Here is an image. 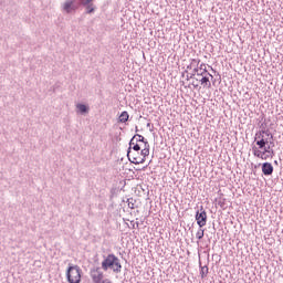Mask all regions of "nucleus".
<instances>
[{"mask_svg":"<svg viewBox=\"0 0 283 283\" xmlns=\"http://www.w3.org/2000/svg\"><path fill=\"white\" fill-rule=\"evenodd\" d=\"M196 220H197V224L198 227H200V229H202V227L207 226V211H205V208L201 206L200 210H198L196 212Z\"/></svg>","mask_w":283,"mask_h":283,"instance_id":"39448f33","label":"nucleus"},{"mask_svg":"<svg viewBox=\"0 0 283 283\" xmlns=\"http://www.w3.org/2000/svg\"><path fill=\"white\" fill-rule=\"evenodd\" d=\"M140 156L133 155L132 158H129V161L133 163V165H143L145 163L147 156H149V148H144L140 151Z\"/></svg>","mask_w":283,"mask_h":283,"instance_id":"20e7f679","label":"nucleus"},{"mask_svg":"<svg viewBox=\"0 0 283 283\" xmlns=\"http://www.w3.org/2000/svg\"><path fill=\"white\" fill-rule=\"evenodd\" d=\"M262 174L264 176H273V165L271 163L262 164Z\"/></svg>","mask_w":283,"mask_h":283,"instance_id":"6e6552de","label":"nucleus"},{"mask_svg":"<svg viewBox=\"0 0 283 283\" xmlns=\"http://www.w3.org/2000/svg\"><path fill=\"white\" fill-rule=\"evenodd\" d=\"M150 125H151V124H150V123H148V124H147V127H149Z\"/></svg>","mask_w":283,"mask_h":283,"instance_id":"393cba45","label":"nucleus"},{"mask_svg":"<svg viewBox=\"0 0 283 283\" xmlns=\"http://www.w3.org/2000/svg\"><path fill=\"white\" fill-rule=\"evenodd\" d=\"M129 120V113L127 111L122 112L119 115V123H127Z\"/></svg>","mask_w":283,"mask_h":283,"instance_id":"f3484780","label":"nucleus"},{"mask_svg":"<svg viewBox=\"0 0 283 283\" xmlns=\"http://www.w3.org/2000/svg\"><path fill=\"white\" fill-rule=\"evenodd\" d=\"M62 9L66 14H71V12L76 11V0H65L62 6Z\"/></svg>","mask_w":283,"mask_h":283,"instance_id":"0eeeda50","label":"nucleus"},{"mask_svg":"<svg viewBox=\"0 0 283 283\" xmlns=\"http://www.w3.org/2000/svg\"><path fill=\"white\" fill-rule=\"evenodd\" d=\"M90 277L93 283H102L105 280V274L101 266H93L90 270Z\"/></svg>","mask_w":283,"mask_h":283,"instance_id":"7ed1b4c3","label":"nucleus"},{"mask_svg":"<svg viewBox=\"0 0 283 283\" xmlns=\"http://www.w3.org/2000/svg\"><path fill=\"white\" fill-rule=\"evenodd\" d=\"M81 268L78 265L69 264L66 270V279L69 283H81Z\"/></svg>","mask_w":283,"mask_h":283,"instance_id":"f03ea898","label":"nucleus"},{"mask_svg":"<svg viewBox=\"0 0 283 283\" xmlns=\"http://www.w3.org/2000/svg\"><path fill=\"white\" fill-rule=\"evenodd\" d=\"M195 64H197V66L200 65V60L193 59L191 62V65H195ZM196 74H197V76H198V74H200V67L193 69V73L190 75V78H195Z\"/></svg>","mask_w":283,"mask_h":283,"instance_id":"9b49d317","label":"nucleus"},{"mask_svg":"<svg viewBox=\"0 0 283 283\" xmlns=\"http://www.w3.org/2000/svg\"><path fill=\"white\" fill-rule=\"evenodd\" d=\"M102 261V268L104 271H113V273H120L123 271V264H120V259L116 256L114 253L108 255H104Z\"/></svg>","mask_w":283,"mask_h":283,"instance_id":"f257e3e1","label":"nucleus"},{"mask_svg":"<svg viewBox=\"0 0 283 283\" xmlns=\"http://www.w3.org/2000/svg\"><path fill=\"white\" fill-rule=\"evenodd\" d=\"M138 224H139V223H138V222H136V227H138Z\"/></svg>","mask_w":283,"mask_h":283,"instance_id":"cd10ccee","label":"nucleus"},{"mask_svg":"<svg viewBox=\"0 0 283 283\" xmlns=\"http://www.w3.org/2000/svg\"><path fill=\"white\" fill-rule=\"evenodd\" d=\"M144 149H149V142H144Z\"/></svg>","mask_w":283,"mask_h":283,"instance_id":"5701e85b","label":"nucleus"},{"mask_svg":"<svg viewBox=\"0 0 283 283\" xmlns=\"http://www.w3.org/2000/svg\"><path fill=\"white\" fill-rule=\"evenodd\" d=\"M134 136H135V142L136 143H144V142H146L145 137H143V135L136 134Z\"/></svg>","mask_w":283,"mask_h":283,"instance_id":"aec40b11","label":"nucleus"},{"mask_svg":"<svg viewBox=\"0 0 283 283\" xmlns=\"http://www.w3.org/2000/svg\"><path fill=\"white\" fill-rule=\"evenodd\" d=\"M136 132H138V127H136Z\"/></svg>","mask_w":283,"mask_h":283,"instance_id":"c85d7f7f","label":"nucleus"},{"mask_svg":"<svg viewBox=\"0 0 283 283\" xmlns=\"http://www.w3.org/2000/svg\"><path fill=\"white\" fill-rule=\"evenodd\" d=\"M76 108L78 109L80 114H87L90 112V107L85 104H77Z\"/></svg>","mask_w":283,"mask_h":283,"instance_id":"dca6fc26","label":"nucleus"},{"mask_svg":"<svg viewBox=\"0 0 283 283\" xmlns=\"http://www.w3.org/2000/svg\"><path fill=\"white\" fill-rule=\"evenodd\" d=\"M269 154V155H266ZM263 156H266V158H273V156H275V150H273V148H271V145L265 146L263 148Z\"/></svg>","mask_w":283,"mask_h":283,"instance_id":"9d476101","label":"nucleus"},{"mask_svg":"<svg viewBox=\"0 0 283 283\" xmlns=\"http://www.w3.org/2000/svg\"><path fill=\"white\" fill-rule=\"evenodd\" d=\"M202 78H200V83L203 87H211V81H209V75L205 74V75H201Z\"/></svg>","mask_w":283,"mask_h":283,"instance_id":"f8f14e48","label":"nucleus"},{"mask_svg":"<svg viewBox=\"0 0 283 283\" xmlns=\"http://www.w3.org/2000/svg\"><path fill=\"white\" fill-rule=\"evenodd\" d=\"M132 149L134 151H140V145H138V142H136V136H133V138L129 142V147L127 150L128 160H129V158H132V156H135V155H133Z\"/></svg>","mask_w":283,"mask_h":283,"instance_id":"423d86ee","label":"nucleus"},{"mask_svg":"<svg viewBox=\"0 0 283 283\" xmlns=\"http://www.w3.org/2000/svg\"><path fill=\"white\" fill-rule=\"evenodd\" d=\"M262 134H266V136H269V133L266 130H261L259 135L256 134L258 138H262Z\"/></svg>","mask_w":283,"mask_h":283,"instance_id":"4be33fe9","label":"nucleus"},{"mask_svg":"<svg viewBox=\"0 0 283 283\" xmlns=\"http://www.w3.org/2000/svg\"><path fill=\"white\" fill-rule=\"evenodd\" d=\"M187 80L189 81V75H187Z\"/></svg>","mask_w":283,"mask_h":283,"instance_id":"a878e982","label":"nucleus"},{"mask_svg":"<svg viewBox=\"0 0 283 283\" xmlns=\"http://www.w3.org/2000/svg\"><path fill=\"white\" fill-rule=\"evenodd\" d=\"M218 205H219L222 209H224V201L220 200V201L218 202Z\"/></svg>","mask_w":283,"mask_h":283,"instance_id":"b1692460","label":"nucleus"},{"mask_svg":"<svg viewBox=\"0 0 283 283\" xmlns=\"http://www.w3.org/2000/svg\"><path fill=\"white\" fill-rule=\"evenodd\" d=\"M205 74H207L208 76H210V78H213V75H211V73H209L207 71V65L205 63H201L199 66V73L198 76H205Z\"/></svg>","mask_w":283,"mask_h":283,"instance_id":"1a4fd4ad","label":"nucleus"},{"mask_svg":"<svg viewBox=\"0 0 283 283\" xmlns=\"http://www.w3.org/2000/svg\"><path fill=\"white\" fill-rule=\"evenodd\" d=\"M128 207H129V209H134V199L133 198L128 199Z\"/></svg>","mask_w":283,"mask_h":283,"instance_id":"412c9836","label":"nucleus"},{"mask_svg":"<svg viewBox=\"0 0 283 283\" xmlns=\"http://www.w3.org/2000/svg\"><path fill=\"white\" fill-rule=\"evenodd\" d=\"M270 145H274L273 142H271Z\"/></svg>","mask_w":283,"mask_h":283,"instance_id":"bb28decb","label":"nucleus"},{"mask_svg":"<svg viewBox=\"0 0 283 283\" xmlns=\"http://www.w3.org/2000/svg\"><path fill=\"white\" fill-rule=\"evenodd\" d=\"M253 156L261 158V160H266V156H264L263 151L259 150L256 147L253 148Z\"/></svg>","mask_w":283,"mask_h":283,"instance_id":"2eb2a0df","label":"nucleus"},{"mask_svg":"<svg viewBox=\"0 0 283 283\" xmlns=\"http://www.w3.org/2000/svg\"><path fill=\"white\" fill-rule=\"evenodd\" d=\"M271 138L273 139V135H271Z\"/></svg>","mask_w":283,"mask_h":283,"instance_id":"c756f323","label":"nucleus"},{"mask_svg":"<svg viewBox=\"0 0 283 283\" xmlns=\"http://www.w3.org/2000/svg\"><path fill=\"white\" fill-rule=\"evenodd\" d=\"M197 240H202L205 238V230L199 229L196 233Z\"/></svg>","mask_w":283,"mask_h":283,"instance_id":"6ab92c4d","label":"nucleus"},{"mask_svg":"<svg viewBox=\"0 0 283 283\" xmlns=\"http://www.w3.org/2000/svg\"><path fill=\"white\" fill-rule=\"evenodd\" d=\"M200 275H201L202 280H205V277H207V275H209V268L207 265L201 266Z\"/></svg>","mask_w":283,"mask_h":283,"instance_id":"a211bd4d","label":"nucleus"},{"mask_svg":"<svg viewBox=\"0 0 283 283\" xmlns=\"http://www.w3.org/2000/svg\"><path fill=\"white\" fill-rule=\"evenodd\" d=\"M256 145L259 149H264L266 145H269V139H264V136L260 137L259 140H256Z\"/></svg>","mask_w":283,"mask_h":283,"instance_id":"ddd939ff","label":"nucleus"},{"mask_svg":"<svg viewBox=\"0 0 283 283\" xmlns=\"http://www.w3.org/2000/svg\"><path fill=\"white\" fill-rule=\"evenodd\" d=\"M93 0H81L82 6H87L86 7V12L87 14H92V12H94V8H92V4H90V2H92Z\"/></svg>","mask_w":283,"mask_h":283,"instance_id":"4468645a","label":"nucleus"}]
</instances>
